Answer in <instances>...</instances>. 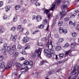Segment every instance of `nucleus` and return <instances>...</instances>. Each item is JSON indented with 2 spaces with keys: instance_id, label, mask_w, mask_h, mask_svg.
Returning a JSON list of instances; mask_svg holds the SVG:
<instances>
[{
  "instance_id": "obj_64",
  "label": "nucleus",
  "mask_w": 79,
  "mask_h": 79,
  "mask_svg": "<svg viewBox=\"0 0 79 79\" xmlns=\"http://www.w3.org/2000/svg\"><path fill=\"white\" fill-rule=\"evenodd\" d=\"M36 19V17L35 15H34L33 16V19Z\"/></svg>"
},
{
  "instance_id": "obj_51",
  "label": "nucleus",
  "mask_w": 79,
  "mask_h": 79,
  "mask_svg": "<svg viewBox=\"0 0 79 79\" xmlns=\"http://www.w3.org/2000/svg\"><path fill=\"white\" fill-rule=\"evenodd\" d=\"M69 18H68V17L65 18L64 19L65 21H69Z\"/></svg>"
},
{
  "instance_id": "obj_50",
  "label": "nucleus",
  "mask_w": 79,
  "mask_h": 79,
  "mask_svg": "<svg viewBox=\"0 0 79 79\" xmlns=\"http://www.w3.org/2000/svg\"><path fill=\"white\" fill-rule=\"evenodd\" d=\"M19 60L20 61H23V60H24L25 59L24 57H20L19 58Z\"/></svg>"
},
{
  "instance_id": "obj_46",
  "label": "nucleus",
  "mask_w": 79,
  "mask_h": 79,
  "mask_svg": "<svg viewBox=\"0 0 79 79\" xmlns=\"http://www.w3.org/2000/svg\"><path fill=\"white\" fill-rule=\"evenodd\" d=\"M3 60V56H0V61H2Z\"/></svg>"
},
{
  "instance_id": "obj_21",
  "label": "nucleus",
  "mask_w": 79,
  "mask_h": 79,
  "mask_svg": "<svg viewBox=\"0 0 79 79\" xmlns=\"http://www.w3.org/2000/svg\"><path fill=\"white\" fill-rule=\"evenodd\" d=\"M5 10L6 11H9L10 10V6H6L5 7Z\"/></svg>"
},
{
  "instance_id": "obj_32",
  "label": "nucleus",
  "mask_w": 79,
  "mask_h": 79,
  "mask_svg": "<svg viewBox=\"0 0 79 79\" xmlns=\"http://www.w3.org/2000/svg\"><path fill=\"white\" fill-rule=\"evenodd\" d=\"M28 2H30V3H35V2L36 1H35V0H27Z\"/></svg>"
},
{
  "instance_id": "obj_18",
  "label": "nucleus",
  "mask_w": 79,
  "mask_h": 79,
  "mask_svg": "<svg viewBox=\"0 0 79 79\" xmlns=\"http://www.w3.org/2000/svg\"><path fill=\"white\" fill-rule=\"evenodd\" d=\"M17 35H15L12 38V40L13 41H14L15 42L16 40V39H17Z\"/></svg>"
},
{
  "instance_id": "obj_26",
  "label": "nucleus",
  "mask_w": 79,
  "mask_h": 79,
  "mask_svg": "<svg viewBox=\"0 0 79 79\" xmlns=\"http://www.w3.org/2000/svg\"><path fill=\"white\" fill-rule=\"evenodd\" d=\"M53 59H56V60H57L58 59V56H57V55H55V54H53Z\"/></svg>"
},
{
  "instance_id": "obj_12",
  "label": "nucleus",
  "mask_w": 79,
  "mask_h": 79,
  "mask_svg": "<svg viewBox=\"0 0 79 79\" xmlns=\"http://www.w3.org/2000/svg\"><path fill=\"white\" fill-rule=\"evenodd\" d=\"M25 46H26L25 48V50H27V49H29L30 48H31V47H30V46L29 45V44H25Z\"/></svg>"
},
{
  "instance_id": "obj_9",
  "label": "nucleus",
  "mask_w": 79,
  "mask_h": 79,
  "mask_svg": "<svg viewBox=\"0 0 79 79\" xmlns=\"http://www.w3.org/2000/svg\"><path fill=\"white\" fill-rule=\"evenodd\" d=\"M17 29H19V31L20 32H23V30H24V28H21V25H19L17 27Z\"/></svg>"
},
{
  "instance_id": "obj_52",
  "label": "nucleus",
  "mask_w": 79,
  "mask_h": 79,
  "mask_svg": "<svg viewBox=\"0 0 79 79\" xmlns=\"http://www.w3.org/2000/svg\"><path fill=\"white\" fill-rule=\"evenodd\" d=\"M3 5V2L2 1H0V7H1L2 5Z\"/></svg>"
},
{
  "instance_id": "obj_25",
  "label": "nucleus",
  "mask_w": 79,
  "mask_h": 79,
  "mask_svg": "<svg viewBox=\"0 0 79 79\" xmlns=\"http://www.w3.org/2000/svg\"><path fill=\"white\" fill-rule=\"evenodd\" d=\"M20 52H21L22 54H23V55H26V52H25V51H24V49H22V50H20Z\"/></svg>"
},
{
  "instance_id": "obj_38",
  "label": "nucleus",
  "mask_w": 79,
  "mask_h": 79,
  "mask_svg": "<svg viewBox=\"0 0 79 79\" xmlns=\"http://www.w3.org/2000/svg\"><path fill=\"white\" fill-rule=\"evenodd\" d=\"M44 52L45 53L47 54L49 52V51L48 50V49H44Z\"/></svg>"
},
{
  "instance_id": "obj_2",
  "label": "nucleus",
  "mask_w": 79,
  "mask_h": 79,
  "mask_svg": "<svg viewBox=\"0 0 79 79\" xmlns=\"http://www.w3.org/2000/svg\"><path fill=\"white\" fill-rule=\"evenodd\" d=\"M42 50V49L39 48L38 49H36L35 52V53H38L37 54L38 57H40V55Z\"/></svg>"
},
{
  "instance_id": "obj_43",
  "label": "nucleus",
  "mask_w": 79,
  "mask_h": 79,
  "mask_svg": "<svg viewBox=\"0 0 79 79\" xmlns=\"http://www.w3.org/2000/svg\"><path fill=\"white\" fill-rule=\"evenodd\" d=\"M62 24H63V22L62 21H60L58 23V25L59 26H62Z\"/></svg>"
},
{
  "instance_id": "obj_29",
  "label": "nucleus",
  "mask_w": 79,
  "mask_h": 79,
  "mask_svg": "<svg viewBox=\"0 0 79 79\" xmlns=\"http://www.w3.org/2000/svg\"><path fill=\"white\" fill-rule=\"evenodd\" d=\"M24 63L26 66H27V65L29 64V62L27 60H26L24 61Z\"/></svg>"
},
{
  "instance_id": "obj_15",
  "label": "nucleus",
  "mask_w": 79,
  "mask_h": 79,
  "mask_svg": "<svg viewBox=\"0 0 79 79\" xmlns=\"http://www.w3.org/2000/svg\"><path fill=\"white\" fill-rule=\"evenodd\" d=\"M44 13L46 14V15H47V14L49 13V10L45 9V8L44 9Z\"/></svg>"
},
{
  "instance_id": "obj_42",
  "label": "nucleus",
  "mask_w": 79,
  "mask_h": 79,
  "mask_svg": "<svg viewBox=\"0 0 79 79\" xmlns=\"http://www.w3.org/2000/svg\"><path fill=\"white\" fill-rule=\"evenodd\" d=\"M3 46L4 48H6L7 47V44L6 43H4L3 44Z\"/></svg>"
},
{
  "instance_id": "obj_28",
  "label": "nucleus",
  "mask_w": 79,
  "mask_h": 79,
  "mask_svg": "<svg viewBox=\"0 0 79 79\" xmlns=\"http://www.w3.org/2000/svg\"><path fill=\"white\" fill-rule=\"evenodd\" d=\"M25 33L24 34L26 35H28L29 34V31L27 30H26L25 31Z\"/></svg>"
},
{
  "instance_id": "obj_23",
  "label": "nucleus",
  "mask_w": 79,
  "mask_h": 79,
  "mask_svg": "<svg viewBox=\"0 0 79 79\" xmlns=\"http://www.w3.org/2000/svg\"><path fill=\"white\" fill-rule=\"evenodd\" d=\"M44 27V25L41 24L40 26H38V27L39 28V29H43Z\"/></svg>"
},
{
  "instance_id": "obj_11",
  "label": "nucleus",
  "mask_w": 79,
  "mask_h": 79,
  "mask_svg": "<svg viewBox=\"0 0 79 79\" xmlns=\"http://www.w3.org/2000/svg\"><path fill=\"white\" fill-rule=\"evenodd\" d=\"M18 55H19V53L18 52H16L14 55V57H13L12 59H13V60H15V59H16V58H16V57H17V56H18Z\"/></svg>"
},
{
  "instance_id": "obj_20",
  "label": "nucleus",
  "mask_w": 79,
  "mask_h": 79,
  "mask_svg": "<svg viewBox=\"0 0 79 79\" xmlns=\"http://www.w3.org/2000/svg\"><path fill=\"white\" fill-rule=\"evenodd\" d=\"M16 65L17 67H18V68H20V67H21V64H20L19 63L16 62Z\"/></svg>"
},
{
  "instance_id": "obj_3",
  "label": "nucleus",
  "mask_w": 79,
  "mask_h": 79,
  "mask_svg": "<svg viewBox=\"0 0 79 79\" xmlns=\"http://www.w3.org/2000/svg\"><path fill=\"white\" fill-rule=\"evenodd\" d=\"M46 47H47L49 50H51L52 49H53V45L52 44V41H51L50 43L49 42H48L46 44Z\"/></svg>"
},
{
  "instance_id": "obj_62",
  "label": "nucleus",
  "mask_w": 79,
  "mask_h": 79,
  "mask_svg": "<svg viewBox=\"0 0 79 79\" xmlns=\"http://www.w3.org/2000/svg\"><path fill=\"white\" fill-rule=\"evenodd\" d=\"M69 25H71L73 24V22L71 21H69Z\"/></svg>"
},
{
  "instance_id": "obj_31",
  "label": "nucleus",
  "mask_w": 79,
  "mask_h": 79,
  "mask_svg": "<svg viewBox=\"0 0 79 79\" xmlns=\"http://www.w3.org/2000/svg\"><path fill=\"white\" fill-rule=\"evenodd\" d=\"M54 5L52 6V7H51L50 10L53 11V10L54 9L55 7V2L54 3Z\"/></svg>"
},
{
  "instance_id": "obj_63",
  "label": "nucleus",
  "mask_w": 79,
  "mask_h": 79,
  "mask_svg": "<svg viewBox=\"0 0 79 79\" xmlns=\"http://www.w3.org/2000/svg\"><path fill=\"white\" fill-rule=\"evenodd\" d=\"M75 13H79V9L77 10H75Z\"/></svg>"
},
{
  "instance_id": "obj_41",
  "label": "nucleus",
  "mask_w": 79,
  "mask_h": 79,
  "mask_svg": "<svg viewBox=\"0 0 79 79\" xmlns=\"http://www.w3.org/2000/svg\"><path fill=\"white\" fill-rule=\"evenodd\" d=\"M47 56L48 58H51L52 57V55L50 54H48L47 55Z\"/></svg>"
},
{
  "instance_id": "obj_40",
  "label": "nucleus",
  "mask_w": 79,
  "mask_h": 79,
  "mask_svg": "<svg viewBox=\"0 0 79 79\" xmlns=\"http://www.w3.org/2000/svg\"><path fill=\"white\" fill-rule=\"evenodd\" d=\"M63 41V38H60L59 39V42L60 43H61V42H62Z\"/></svg>"
},
{
  "instance_id": "obj_33",
  "label": "nucleus",
  "mask_w": 79,
  "mask_h": 79,
  "mask_svg": "<svg viewBox=\"0 0 79 79\" xmlns=\"http://www.w3.org/2000/svg\"><path fill=\"white\" fill-rule=\"evenodd\" d=\"M36 54L35 53V54H33L31 55V58H35V56H36Z\"/></svg>"
},
{
  "instance_id": "obj_22",
  "label": "nucleus",
  "mask_w": 79,
  "mask_h": 79,
  "mask_svg": "<svg viewBox=\"0 0 79 79\" xmlns=\"http://www.w3.org/2000/svg\"><path fill=\"white\" fill-rule=\"evenodd\" d=\"M17 48L19 50H22L23 49V47H22L20 45H18Z\"/></svg>"
},
{
  "instance_id": "obj_4",
  "label": "nucleus",
  "mask_w": 79,
  "mask_h": 79,
  "mask_svg": "<svg viewBox=\"0 0 79 79\" xmlns=\"http://www.w3.org/2000/svg\"><path fill=\"white\" fill-rule=\"evenodd\" d=\"M21 66L22 68H21V70L25 69V72H26V71L28 70V69H29V68H28V67L27 66V65H26L24 63Z\"/></svg>"
},
{
  "instance_id": "obj_54",
  "label": "nucleus",
  "mask_w": 79,
  "mask_h": 79,
  "mask_svg": "<svg viewBox=\"0 0 79 79\" xmlns=\"http://www.w3.org/2000/svg\"><path fill=\"white\" fill-rule=\"evenodd\" d=\"M8 51H4L3 53L4 55H6L7 54H8Z\"/></svg>"
},
{
  "instance_id": "obj_10",
  "label": "nucleus",
  "mask_w": 79,
  "mask_h": 79,
  "mask_svg": "<svg viewBox=\"0 0 79 79\" xmlns=\"http://www.w3.org/2000/svg\"><path fill=\"white\" fill-rule=\"evenodd\" d=\"M74 50H72V49H70L69 51L65 52V56H68V54H69V52H73V51H74Z\"/></svg>"
},
{
  "instance_id": "obj_60",
  "label": "nucleus",
  "mask_w": 79,
  "mask_h": 79,
  "mask_svg": "<svg viewBox=\"0 0 79 79\" xmlns=\"http://www.w3.org/2000/svg\"><path fill=\"white\" fill-rule=\"evenodd\" d=\"M55 24H56V22L54 21V22L53 23L52 25V27H53L55 25Z\"/></svg>"
},
{
  "instance_id": "obj_36",
  "label": "nucleus",
  "mask_w": 79,
  "mask_h": 79,
  "mask_svg": "<svg viewBox=\"0 0 79 79\" xmlns=\"http://www.w3.org/2000/svg\"><path fill=\"white\" fill-rule=\"evenodd\" d=\"M28 64H29V65L31 66H32L33 65V62H32L31 61H30Z\"/></svg>"
},
{
  "instance_id": "obj_37",
  "label": "nucleus",
  "mask_w": 79,
  "mask_h": 79,
  "mask_svg": "<svg viewBox=\"0 0 79 79\" xmlns=\"http://www.w3.org/2000/svg\"><path fill=\"white\" fill-rule=\"evenodd\" d=\"M50 52L51 54H52V55H54L55 54V52H54V51L53 50H51L50 51Z\"/></svg>"
},
{
  "instance_id": "obj_61",
  "label": "nucleus",
  "mask_w": 79,
  "mask_h": 79,
  "mask_svg": "<svg viewBox=\"0 0 79 79\" xmlns=\"http://www.w3.org/2000/svg\"><path fill=\"white\" fill-rule=\"evenodd\" d=\"M76 28L78 31H79V24L77 26Z\"/></svg>"
},
{
  "instance_id": "obj_53",
  "label": "nucleus",
  "mask_w": 79,
  "mask_h": 79,
  "mask_svg": "<svg viewBox=\"0 0 79 79\" xmlns=\"http://www.w3.org/2000/svg\"><path fill=\"white\" fill-rule=\"evenodd\" d=\"M35 5L36 6H38L40 5V4L37 2H35Z\"/></svg>"
},
{
  "instance_id": "obj_30",
  "label": "nucleus",
  "mask_w": 79,
  "mask_h": 79,
  "mask_svg": "<svg viewBox=\"0 0 79 79\" xmlns=\"http://www.w3.org/2000/svg\"><path fill=\"white\" fill-rule=\"evenodd\" d=\"M39 31L38 30H35V31H33L32 32V34H37V32H38Z\"/></svg>"
},
{
  "instance_id": "obj_39",
  "label": "nucleus",
  "mask_w": 79,
  "mask_h": 79,
  "mask_svg": "<svg viewBox=\"0 0 79 79\" xmlns=\"http://www.w3.org/2000/svg\"><path fill=\"white\" fill-rule=\"evenodd\" d=\"M76 16V14L75 13L74 14V15H73L71 16L70 17L71 18H75V16Z\"/></svg>"
},
{
  "instance_id": "obj_27",
  "label": "nucleus",
  "mask_w": 79,
  "mask_h": 79,
  "mask_svg": "<svg viewBox=\"0 0 79 79\" xmlns=\"http://www.w3.org/2000/svg\"><path fill=\"white\" fill-rule=\"evenodd\" d=\"M62 0H57L56 2L57 5H60V3H61Z\"/></svg>"
},
{
  "instance_id": "obj_47",
  "label": "nucleus",
  "mask_w": 79,
  "mask_h": 79,
  "mask_svg": "<svg viewBox=\"0 0 79 79\" xmlns=\"http://www.w3.org/2000/svg\"><path fill=\"white\" fill-rule=\"evenodd\" d=\"M67 32H68V31L67 30V29H64L63 31V33L65 34H66Z\"/></svg>"
},
{
  "instance_id": "obj_1",
  "label": "nucleus",
  "mask_w": 79,
  "mask_h": 79,
  "mask_svg": "<svg viewBox=\"0 0 79 79\" xmlns=\"http://www.w3.org/2000/svg\"><path fill=\"white\" fill-rule=\"evenodd\" d=\"M69 3L68 2H65L64 3V5H62L61 6V9L63 11L62 12H60V15L62 16V17H63L64 15H66V13H64V11H65V9H68V6H69Z\"/></svg>"
},
{
  "instance_id": "obj_24",
  "label": "nucleus",
  "mask_w": 79,
  "mask_h": 79,
  "mask_svg": "<svg viewBox=\"0 0 79 79\" xmlns=\"http://www.w3.org/2000/svg\"><path fill=\"white\" fill-rule=\"evenodd\" d=\"M47 23V20L46 19H44L43 21V24H46Z\"/></svg>"
},
{
  "instance_id": "obj_7",
  "label": "nucleus",
  "mask_w": 79,
  "mask_h": 79,
  "mask_svg": "<svg viewBox=\"0 0 79 79\" xmlns=\"http://www.w3.org/2000/svg\"><path fill=\"white\" fill-rule=\"evenodd\" d=\"M36 19L38 22H40L42 20V17L40 15H39L36 16Z\"/></svg>"
},
{
  "instance_id": "obj_55",
  "label": "nucleus",
  "mask_w": 79,
  "mask_h": 79,
  "mask_svg": "<svg viewBox=\"0 0 79 79\" xmlns=\"http://www.w3.org/2000/svg\"><path fill=\"white\" fill-rule=\"evenodd\" d=\"M69 44L68 43H67L66 44H65L64 45L65 47H69Z\"/></svg>"
},
{
  "instance_id": "obj_19",
  "label": "nucleus",
  "mask_w": 79,
  "mask_h": 79,
  "mask_svg": "<svg viewBox=\"0 0 79 79\" xmlns=\"http://www.w3.org/2000/svg\"><path fill=\"white\" fill-rule=\"evenodd\" d=\"M20 8H21V6H20V5H17L15 6V10H19Z\"/></svg>"
},
{
  "instance_id": "obj_45",
  "label": "nucleus",
  "mask_w": 79,
  "mask_h": 79,
  "mask_svg": "<svg viewBox=\"0 0 79 79\" xmlns=\"http://www.w3.org/2000/svg\"><path fill=\"white\" fill-rule=\"evenodd\" d=\"M12 48L13 50H15V49H16V46H15V45H12Z\"/></svg>"
},
{
  "instance_id": "obj_34",
  "label": "nucleus",
  "mask_w": 79,
  "mask_h": 79,
  "mask_svg": "<svg viewBox=\"0 0 79 79\" xmlns=\"http://www.w3.org/2000/svg\"><path fill=\"white\" fill-rule=\"evenodd\" d=\"M72 35L73 37H75L77 36V33L76 32H74L72 34Z\"/></svg>"
},
{
  "instance_id": "obj_49",
  "label": "nucleus",
  "mask_w": 79,
  "mask_h": 79,
  "mask_svg": "<svg viewBox=\"0 0 79 79\" xmlns=\"http://www.w3.org/2000/svg\"><path fill=\"white\" fill-rule=\"evenodd\" d=\"M64 56V54H60L59 55V56L60 58H63Z\"/></svg>"
},
{
  "instance_id": "obj_6",
  "label": "nucleus",
  "mask_w": 79,
  "mask_h": 79,
  "mask_svg": "<svg viewBox=\"0 0 79 79\" xmlns=\"http://www.w3.org/2000/svg\"><path fill=\"white\" fill-rule=\"evenodd\" d=\"M29 40V38L27 37V36H26V37H24L23 38V41L25 43H27L28 41Z\"/></svg>"
},
{
  "instance_id": "obj_44",
  "label": "nucleus",
  "mask_w": 79,
  "mask_h": 79,
  "mask_svg": "<svg viewBox=\"0 0 79 79\" xmlns=\"http://www.w3.org/2000/svg\"><path fill=\"white\" fill-rule=\"evenodd\" d=\"M3 19H8V16L6 15H5L3 17Z\"/></svg>"
},
{
  "instance_id": "obj_8",
  "label": "nucleus",
  "mask_w": 79,
  "mask_h": 79,
  "mask_svg": "<svg viewBox=\"0 0 79 79\" xmlns=\"http://www.w3.org/2000/svg\"><path fill=\"white\" fill-rule=\"evenodd\" d=\"M0 67L2 69H6L7 67L5 66V64L4 62H2L1 63V64L0 65Z\"/></svg>"
},
{
  "instance_id": "obj_17",
  "label": "nucleus",
  "mask_w": 79,
  "mask_h": 79,
  "mask_svg": "<svg viewBox=\"0 0 79 79\" xmlns=\"http://www.w3.org/2000/svg\"><path fill=\"white\" fill-rule=\"evenodd\" d=\"M55 73L54 71L52 70H50L48 72V74L49 75H52V74H53Z\"/></svg>"
},
{
  "instance_id": "obj_57",
  "label": "nucleus",
  "mask_w": 79,
  "mask_h": 79,
  "mask_svg": "<svg viewBox=\"0 0 79 79\" xmlns=\"http://www.w3.org/2000/svg\"><path fill=\"white\" fill-rule=\"evenodd\" d=\"M16 29V28L15 27H13L12 28H11V31H15Z\"/></svg>"
},
{
  "instance_id": "obj_48",
  "label": "nucleus",
  "mask_w": 79,
  "mask_h": 79,
  "mask_svg": "<svg viewBox=\"0 0 79 79\" xmlns=\"http://www.w3.org/2000/svg\"><path fill=\"white\" fill-rule=\"evenodd\" d=\"M5 31V29L3 28H2L0 30V31L1 32H2V33H3V32H4V31Z\"/></svg>"
},
{
  "instance_id": "obj_35",
  "label": "nucleus",
  "mask_w": 79,
  "mask_h": 79,
  "mask_svg": "<svg viewBox=\"0 0 79 79\" xmlns=\"http://www.w3.org/2000/svg\"><path fill=\"white\" fill-rule=\"evenodd\" d=\"M18 20V17L16 16H15L13 19V21L14 22H16L17 21V20Z\"/></svg>"
},
{
  "instance_id": "obj_5",
  "label": "nucleus",
  "mask_w": 79,
  "mask_h": 79,
  "mask_svg": "<svg viewBox=\"0 0 79 79\" xmlns=\"http://www.w3.org/2000/svg\"><path fill=\"white\" fill-rule=\"evenodd\" d=\"M7 49L9 51V53L10 55H13L14 53V51L13 49H11L10 46H8L7 47Z\"/></svg>"
},
{
  "instance_id": "obj_13",
  "label": "nucleus",
  "mask_w": 79,
  "mask_h": 79,
  "mask_svg": "<svg viewBox=\"0 0 79 79\" xmlns=\"http://www.w3.org/2000/svg\"><path fill=\"white\" fill-rule=\"evenodd\" d=\"M56 51H60L61 50V47L60 46H57L56 47Z\"/></svg>"
},
{
  "instance_id": "obj_14",
  "label": "nucleus",
  "mask_w": 79,
  "mask_h": 79,
  "mask_svg": "<svg viewBox=\"0 0 79 79\" xmlns=\"http://www.w3.org/2000/svg\"><path fill=\"white\" fill-rule=\"evenodd\" d=\"M76 45V44L75 43H72L70 45V47H71V49L72 50V48L73 49H75V46Z\"/></svg>"
},
{
  "instance_id": "obj_16",
  "label": "nucleus",
  "mask_w": 79,
  "mask_h": 79,
  "mask_svg": "<svg viewBox=\"0 0 79 79\" xmlns=\"http://www.w3.org/2000/svg\"><path fill=\"white\" fill-rule=\"evenodd\" d=\"M6 66H7V68H8V67H9V69H10V68H11V62H8V63L6 65Z\"/></svg>"
},
{
  "instance_id": "obj_58",
  "label": "nucleus",
  "mask_w": 79,
  "mask_h": 79,
  "mask_svg": "<svg viewBox=\"0 0 79 79\" xmlns=\"http://www.w3.org/2000/svg\"><path fill=\"white\" fill-rule=\"evenodd\" d=\"M38 45L39 46H41V47H42V46H43V44L42 43H40L38 44Z\"/></svg>"
},
{
  "instance_id": "obj_56",
  "label": "nucleus",
  "mask_w": 79,
  "mask_h": 79,
  "mask_svg": "<svg viewBox=\"0 0 79 79\" xmlns=\"http://www.w3.org/2000/svg\"><path fill=\"white\" fill-rule=\"evenodd\" d=\"M45 62L44 60L43 61H41L40 62V64H45Z\"/></svg>"
},
{
  "instance_id": "obj_59",
  "label": "nucleus",
  "mask_w": 79,
  "mask_h": 79,
  "mask_svg": "<svg viewBox=\"0 0 79 79\" xmlns=\"http://www.w3.org/2000/svg\"><path fill=\"white\" fill-rule=\"evenodd\" d=\"M54 37H56V38H58V35L57 34H56L54 35Z\"/></svg>"
}]
</instances>
